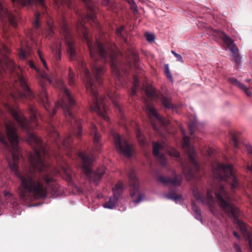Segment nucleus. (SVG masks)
I'll use <instances>...</instances> for the list:
<instances>
[{
	"mask_svg": "<svg viewBox=\"0 0 252 252\" xmlns=\"http://www.w3.org/2000/svg\"><path fill=\"white\" fill-rule=\"evenodd\" d=\"M9 113L17 122L21 129L27 133V142L31 146L33 153L29 156L30 168L28 170L20 172L18 164L23 157L19 146V138L14 122L8 119L4 113L0 110V143L4 147H9L7 140L11 144L12 161L8 164L12 172L20 180L19 194L24 201L33 198H45L47 195L57 197L63 193L62 188L56 183L54 176L59 174L68 184L74 186L78 192L80 189L73 182V173L66 163L61 166V170L51 166L46 160L50 154L40 138L31 132V129L38 126L37 119L40 117L36 107L29 104L28 111L31 122L24 116L19 109L6 104Z\"/></svg>",
	"mask_w": 252,
	"mask_h": 252,
	"instance_id": "1",
	"label": "nucleus"
},
{
	"mask_svg": "<svg viewBox=\"0 0 252 252\" xmlns=\"http://www.w3.org/2000/svg\"><path fill=\"white\" fill-rule=\"evenodd\" d=\"M14 4L18 6L32 5L34 3L39 4L44 10L46 6L44 0H10ZM86 5L87 12L86 14H78L79 20L76 24V30L81 34L83 39L87 44L89 49L93 63H91L92 70L94 77L91 75L89 69L81 57H78L76 51L75 39L68 28L66 21L63 15L58 20V23L64 36L67 46V51L71 61H74L79 69L84 73V82L86 87H100L102 84V76L104 73V68L99 63H108L110 65L113 75L119 79L122 77V73L118 67L117 57L118 52L116 46L108 43L99 42L96 40L93 43L90 39L87 28L84 25L86 22L94 24L97 28H100V25L96 20L97 5L93 0H82ZM57 5L65 4L69 8H71V0H54Z\"/></svg>",
	"mask_w": 252,
	"mask_h": 252,
	"instance_id": "2",
	"label": "nucleus"
},
{
	"mask_svg": "<svg viewBox=\"0 0 252 252\" xmlns=\"http://www.w3.org/2000/svg\"><path fill=\"white\" fill-rule=\"evenodd\" d=\"M29 65L36 72L40 87L39 99L49 115L48 134L55 148L52 150V154L56 159H61L63 154H71L73 136L80 138L82 135L81 121L73 112L75 101L64 82L58 79L55 86L63 93V96L56 102L53 110L50 111L45 85L46 82L52 83V80L47 73L39 70L33 62H29Z\"/></svg>",
	"mask_w": 252,
	"mask_h": 252,
	"instance_id": "3",
	"label": "nucleus"
},
{
	"mask_svg": "<svg viewBox=\"0 0 252 252\" xmlns=\"http://www.w3.org/2000/svg\"><path fill=\"white\" fill-rule=\"evenodd\" d=\"M183 148L188 155L189 164L183 166V172L186 177L190 180L195 176V173L200 170L199 163L195 159V152L194 148L191 146L189 141V137L186 135L184 131H183Z\"/></svg>",
	"mask_w": 252,
	"mask_h": 252,
	"instance_id": "4",
	"label": "nucleus"
},
{
	"mask_svg": "<svg viewBox=\"0 0 252 252\" xmlns=\"http://www.w3.org/2000/svg\"><path fill=\"white\" fill-rule=\"evenodd\" d=\"M215 195L220 206L230 216L237 220V223L242 231H245L246 230L245 224L238 220L239 211L238 208L230 203V197L223 186L221 185L220 187L219 190L216 192Z\"/></svg>",
	"mask_w": 252,
	"mask_h": 252,
	"instance_id": "5",
	"label": "nucleus"
},
{
	"mask_svg": "<svg viewBox=\"0 0 252 252\" xmlns=\"http://www.w3.org/2000/svg\"><path fill=\"white\" fill-rule=\"evenodd\" d=\"M213 173L216 178L228 182L233 192L238 187L239 183L232 165L217 163L216 167L213 169Z\"/></svg>",
	"mask_w": 252,
	"mask_h": 252,
	"instance_id": "6",
	"label": "nucleus"
},
{
	"mask_svg": "<svg viewBox=\"0 0 252 252\" xmlns=\"http://www.w3.org/2000/svg\"><path fill=\"white\" fill-rule=\"evenodd\" d=\"M79 156L81 158L82 170L83 173L91 181L97 183L105 173V168L101 167L95 170H92L91 167L94 160V156L93 154L87 155L83 153H80Z\"/></svg>",
	"mask_w": 252,
	"mask_h": 252,
	"instance_id": "7",
	"label": "nucleus"
},
{
	"mask_svg": "<svg viewBox=\"0 0 252 252\" xmlns=\"http://www.w3.org/2000/svg\"><path fill=\"white\" fill-rule=\"evenodd\" d=\"M129 186L130 187V195L132 201L136 204L141 202L144 197V194L140 191L139 182L136 177L135 173L131 170L128 174Z\"/></svg>",
	"mask_w": 252,
	"mask_h": 252,
	"instance_id": "8",
	"label": "nucleus"
},
{
	"mask_svg": "<svg viewBox=\"0 0 252 252\" xmlns=\"http://www.w3.org/2000/svg\"><path fill=\"white\" fill-rule=\"evenodd\" d=\"M115 146L117 151L126 157L132 156L133 149L125 138L121 137L119 134H113Z\"/></svg>",
	"mask_w": 252,
	"mask_h": 252,
	"instance_id": "9",
	"label": "nucleus"
},
{
	"mask_svg": "<svg viewBox=\"0 0 252 252\" xmlns=\"http://www.w3.org/2000/svg\"><path fill=\"white\" fill-rule=\"evenodd\" d=\"M113 196L110 197L108 201L106 202L104 207L108 209H113L120 198L124 191V186L123 182L119 181L115 186L113 188Z\"/></svg>",
	"mask_w": 252,
	"mask_h": 252,
	"instance_id": "10",
	"label": "nucleus"
},
{
	"mask_svg": "<svg viewBox=\"0 0 252 252\" xmlns=\"http://www.w3.org/2000/svg\"><path fill=\"white\" fill-rule=\"evenodd\" d=\"M147 95L150 97H156L161 101L163 106L168 109L173 108V104L171 102V98L168 95H164L162 94H157L155 90L153 89H147L146 90Z\"/></svg>",
	"mask_w": 252,
	"mask_h": 252,
	"instance_id": "11",
	"label": "nucleus"
},
{
	"mask_svg": "<svg viewBox=\"0 0 252 252\" xmlns=\"http://www.w3.org/2000/svg\"><path fill=\"white\" fill-rule=\"evenodd\" d=\"M0 19L2 23H6L8 21L14 28H16L17 26L16 17L10 13L6 6L1 2H0Z\"/></svg>",
	"mask_w": 252,
	"mask_h": 252,
	"instance_id": "12",
	"label": "nucleus"
},
{
	"mask_svg": "<svg viewBox=\"0 0 252 252\" xmlns=\"http://www.w3.org/2000/svg\"><path fill=\"white\" fill-rule=\"evenodd\" d=\"M174 177L171 178L170 177H164L162 176L158 177V180L164 185L172 184L174 186H179L182 182V177L179 175H176L174 171H173Z\"/></svg>",
	"mask_w": 252,
	"mask_h": 252,
	"instance_id": "13",
	"label": "nucleus"
},
{
	"mask_svg": "<svg viewBox=\"0 0 252 252\" xmlns=\"http://www.w3.org/2000/svg\"><path fill=\"white\" fill-rule=\"evenodd\" d=\"M90 134L93 136L94 146L93 150L96 152L100 153L101 152V144L99 142L100 136L97 133L96 126L92 124L90 128Z\"/></svg>",
	"mask_w": 252,
	"mask_h": 252,
	"instance_id": "14",
	"label": "nucleus"
},
{
	"mask_svg": "<svg viewBox=\"0 0 252 252\" xmlns=\"http://www.w3.org/2000/svg\"><path fill=\"white\" fill-rule=\"evenodd\" d=\"M219 35L222 40L227 45L229 50L232 52V55L238 53L239 49L233 43L232 39L224 32H220Z\"/></svg>",
	"mask_w": 252,
	"mask_h": 252,
	"instance_id": "15",
	"label": "nucleus"
},
{
	"mask_svg": "<svg viewBox=\"0 0 252 252\" xmlns=\"http://www.w3.org/2000/svg\"><path fill=\"white\" fill-rule=\"evenodd\" d=\"M163 148V146L159 143L153 142V155L159 160L160 163L163 166L166 165V160L163 154H160L159 152V150Z\"/></svg>",
	"mask_w": 252,
	"mask_h": 252,
	"instance_id": "16",
	"label": "nucleus"
},
{
	"mask_svg": "<svg viewBox=\"0 0 252 252\" xmlns=\"http://www.w3.org/2000/svg\"><path fill=\"white\" fill-rule=\"evenodd\" d=\"M32 54V48L25 43H22L18 52L19 58L21 59L27 58Z\"/></svg>",
	"mask_w": 252,
	"mask_h": 252,
	"instance_id": "17",
	"label": "nucleus"
},
{
	"mask_svg": "<svg viewBox=\"0 0 252 252\" xmlns=\"http://www.w3.org/2000/svg\"><path fill=\"white\" fill-rule=\"evenodd\" d=\"M228 81L229 83L236 86V87L244 91L248 96H250L251 95V92H250L248 88L245 85L238 81L235 78L233 77L229 78L228 79Z\"/></svg>",
	"mask_w": 252,
	"mask_h": 252,
	"instance_id": "18",
	"label": "nucleus"
},
{
	"mask_svg": "<svg viewBox=\"0 0 252 252\" xmlns=\"http://www.w3.org/2000/svg\"><path fill=\"white\" fill-rule=\"evenodd\" d=\"M147 111L148 112L149 117H150V118L152 117H155L159 122L161 123L162 124H164L163 119L158 114L156 110L154 107H153L151 105H148Z\"/></svg>",
	"mask_w": 252,
	"mask_h": 252,
	"instance_id": "19",
	"label": "nucleus"
},
{
	"mask_svg": "<svg viewBox=\"0 0 252 252\" xmlns=\"http://www.w3.org/2000/svg\"><path fill=\"white\" fill-rule=\"evenodd\" d=\"M231 137V142L235 148H239V143L238 141L240 133L234 131H231L229 132Z\"/></svg>",
	"mask_w": 252,
	"mask_h": 252,
	"instance_id": "20",
	"label": "nucleus"
},
{
	"mask_svg": "<svg viewBox=\"0 0 252 252\" xmlns=\"http://www.w3.org/2000/svg\"><path fill=\"white\" fill-rule=\"evenodd\" d=\"M53 51L55 54V58L57 62H59L61 59V44L56 43L55 47L53 49Z\"/></svg>",
	"mask_w": 252,
	"mask_h": 252,
	"instance_id": "21",
	"label": "nucleus"
},
{
	"mask_svg": "<svg viewBox=\"0 0 252 252\" xmlns=\"http://www.w3.org/2000/svg\"><path fill=\"white\" fill-rule=\"evenodd\" d=\"M136 137L139 144L142 146H144L146 145L147 141L146 138L141 133L139 129H137L136 131Z\"/></svg>",
	"mask_w": 252,
	"mask_h": 252,
	"instance_id": "22",
	"label": "nucleus"
},
{
	"mask_svg": "<svg viewBox=\"0 0 252 252\" xmlns=\"http://www.w3.org/2000/svg\"><path fill=\"white\" fill-rule=\"evenodd\" d=\"M166 198L169 199L173 200L177 202L178 200L180 199L181 195L177 194L176 191L173 189H171L169 193L166 194Z\"/></svg>",
	"mask_w": 252,
	"mask_h": 252,
	"instance_id": "23",
	"label": "nucleus"
},
{
	"mask_svg": "<svg viewBox=\"0 0 252 252\" xmlns=\"http://www.w3.org/2000/svg\"><path fill=\"white\" fill-rule=\"evenodd\" d=\"M125 29V27L124 26H121L120 27L117 28L116 30V34L117 36L122 39L124 42H126L127 39L123 33Z\"/></svg>",
	"mask_w": 252,
	"mask_h": 252,
	"instance_id": "24",
	"label": "nucleus"
},
{
	"mask_svg": "<svg viewBox=\"0 0 252 252\" xmlns=\"http://www.w3.org/2000/svg\"><path fill=\"white\" fill-rule=\"evenodd\" d=\"M205 202L203 203H206L209 205H211L214 203V197L213 196V191L211 189H208L206 193V197H205Z\"/></svg>",
	"mask_w": 252,
	"mask_h": 252,
	"instance_id": "25",
	"label": "nucleus"
},
{
	"mask_svg": "<svg viewBox=\"0 0 252 252\" xmlns=\"http://www.w3.org/2000/svg\"><path fill=\"white\" fill-rule=\"evenodd\" d=\"M68 83L71 86H73L75 84V74L72 69L69 67L68 69Z\"/></svg>",
	"mask_w": 252,
	"mask_h": 252,
	"instance_id": "26",
	"label": "nucleus"
},
{
	"mask_svg": "<svg viewBox=\"0 0 252 252\" xmlns=\"http://www.w3.org/2000/svg\"><path fill=\"white\" fill-rule=\"evenodd\" d=\"M192 193L196 200L201 201L202 203L205 202L204 196L199 192L197 189H194Z\"/></svg>",
	"mask_w": 252,
	"mask_h": 252,
	"instance_id": "27",
	"label": "nucleus"
},
{
	"mask_svg": "<svg viewBox=\"0 0 252 252\" xmlns=\"http://www.w3.org/2000/svg\"><path fill=\"white\" fill-rule=\"evenodd\" d=\"M231 58L232 60L234 62L235 65L237 67L241 65V57L238 53L232 55Z\"/></svg>",
	"mask_w": 252,
	"mask_h": 252,
	"instance_id": "28",
	"label": "nucleus"
},
{
	"mask_svg": "<svg viewBox=\"0 0 252 252\" xmlns=\"http://www.w3.org/2000/svg\"><path fill=\"white\" fill-rule=\"evenodd\" d=\"M48 29V35L52 37L54 34V25L52 23V20H48L47 22Z\"/></svg>",
	"mask_w": 252,
	"mask_h": 252,
	"instance_id": "29",
	"label": "nucleus"
},
{
	"mask_svg": "<svg viewBox=\"0 0 252 252\" xmlns=\"http://www.w3.org/2000/svg\"><path fill=\"white\" fill-rule=\"evenodd\" d=\"M138 88V83L137 82V79H135L134 83L133 85L132 88H131V91L130 93V95L131 96H133L136 94Z\"/></svg>",
	"mask_w": 252,
	"mask_h": 252,
	"instance_id": "30",
	"label": "nucleus"
},
{
	"mask_svg": "<svg viewBox=\"0 0 252 252\" xmlns=\"http://www.w3.org/2000/svg\"><path fill=\"white\" fill-rule=\"evenodd\" d=\"M131 56V60H132V62H133L135 65H136L138 62L139 61V59L138 57V56L137 55V54L131 51L130 52Z\"/></svg>",
	"mask_w": 252,
	"mask_h": 252,
	"instance_id": "31",
	"label": "nucleus"
},
{
	"mask_svg": "<svg viewBox=\"0 0 252 252\" xmlns=\"http://www.w3.org/2000/svg\"><path fill=\"white\" fill-rule=\"evenodd\" d=\"M39 18H40V13L38 12H36L35 13V19L33 24L34 28L36 29H38L40 27Z\"/></svg>",
	"mask_w": 252,
	"mask_h": 252,
	"instance_id": "32",
	"label": "nucleus"
},
{
	"mask_svg": "<svg viewBox=\"0 0 252 252\" xmlns=\"http://www.w3.org/2000/svg\"><path fill=\"white\" fill-rule=\"evenodd\" d=\"M145 37L146 40L150 42L154 41L155 38V35L153 34L150 33H146Z\"/></svg>",
	"mask_w": 252,
	"mask_h": 252,
	"instance_id": "33",
	"label": "nucleus"
},
{
	"mask_svg": "<svg viewBox=\"0 0 252 252\" xmlns=\"http://www.w3.org/2000/svg\"><path fill=\"white\" fill-rule=\"evenodd\" d=\"M38 56H39V58H40L42 63H43V65L44 67L46 69H48L47 64L46 63V62H45V60L43 58V56L42 55V53L39 50H38Z\"/></svg>",
	"mask_w": 252,
	"mask_h": 252,
	"instance_id": "34",
	"label": "nucleus"
},
{
	"mask_svg": "<svg viewBox=\"0 0 252 252\" xmlns=\"http://www.w3.org/2000/svg\"><path fill=\"white\" fill-rule=\"evenodd\" d=\"M195 127V124L194 122L190 123L189 125V133L191 136H192L193 134Z\"/></svg>",
	"mask_w": 252,
	"mask_h": 252,
	"instance_id": "35",
	"label": "nucleus"
},
{
	"mask_svg": "<svg viewBox=\"0 0 252 252\" xmlns=\"http://www.w3.org/2000/svg\"><path fill=\"white\" fill-rule=\"evenodd\" d=\"M169 155L171 156L178 158L180 157V153L175 149H172L171 151H169Z\"/></svg>",
	"mask_w": 252,
	"mask_h": 252,
	"instance_id": "36",
	"label": "nucleus"
},
{
	"mask_svg": "<svg viewBox=\"0 0 252 252\" xmlns=\"http://www.w3.org/2000/svg\"><path fill=\"white\" fill-rule=\"evenodd\" d=\"M102 4L108 8H112L113 6V3L111 0H103Z\"/></svg>",
	"mask_w": 252,
	"mask_h": 252,
	"instance_id": "37",
	"label": "nucleus"
},
{
	"mask_svg": "<svg viewBox=\"0 0 252 252\" xmlns=\"http://www.w3.org/2000/svg\"><path fill=\"white\" fill-rule=\"evenodd\" d=\"M164 69H165V73L167 77L169 78H171L172 75L170 72V70L169 69L168 64L164 65Z\"/></svg>",
	"mask_w": 252,
	"mask_h": 252,
	"instance_id": "38",
	"label": "nucleus"
},
{
	"mask_svg": "<svg viewBox=\"0 0 252 252\" xmlns=\"http://www.w3.org/2000/svg\"><path fill=\"white\" fill-rule=\"evenodd\" d=\"M192 210L194 214L201 212L200 209L194 203H192Z\"/></svg>",
	"mask_w": 252,
	"mask_h": 252,
	"instance_id": "39",
	"label": "nucleus"
},
{
	"mask_svg": "<svg viewBox=\"0 0 252 252\" xmlns=\"http://www.w3.org/2000/svg\"><path fill=\"white\" fill-rule=\"evenodd\" d=\"M3 193L6 199L10 198L12 197V194L7 190H4Z\"/></svg>",
	"mask_w": 252,
	"mask_h": 252,
	"instance_id": "40",
	"label": "nucleus"
},
{
	"mask_svg": "<svg viewBox=\"0 0 252 252\" xmlns=\"http://www.w3.org/2000/svg\"><path fill=\"white\" fill-rule=\"evenodd\" d=\"M175 57L177 58V60L180 62H181V63H184V60L182 57V56H181V55L180 54H176Z\"/></svg>",
	"mask_w": 252,
	"mask_h": 252,
	"instance_id": "41",
	"label": "nucleus"
},
{
	"mask_svg": "<svg viewBox=\"0 0 252 252\" xmlns=\"http://www.w3.org/2000/svg\"><path fill=\"white\" fill-rule=\"evenodd\" d=\"M195 214V217L196 219L198 220H201V212H197Z\"/></svg>",
	"mask_w": 252,
	"mask_h": 252,
	"instance_id": "42",
	"label": "nucleus"
},
{
	"mask_svg": "<svg viewBox=\"0 0 252 252\" xmlns=\"http://www.w3.org/2000/svg\"><path fill=\"white\" fill-rule=\"evenodd\" d=\"M247 150L248 154L250 155H252V148L251 146H248Z\"/></svg>",
	"mask_w": 252,
	"mask_h": 252,
	"instance_id": "43",
	"label": "nucleus"
},
{
	"mask_svg": "<svg viewBox=\"0 0 252 252\" xmlns=\"http://www.w3.org/2000/svg\"><path fill=\"white\" fill-rule=\"evenodd\" d=\"M249 244L251 248L252 249V237L251 238L250 236H249Z\"/></svg>",
	"mask_w": 252,
	"mask_h": 252,
	"instance_id": "44",
	"label": "nucleus"
},
{
	"mask_svg": "<svg viewBox=\"0 0 252 252\" xmlns=\"http://www.w3.org/2000/svg\"><path fill=\"white\" fill-rule=\"evenodd\" d=\"M233 234L237 238H239V236L238 233L236 232V231H234L233 233Z\"/></svg>",
	"mask_w": 252,
	"mask_h": 252,
	"instance_id": "45",
	"label": "nucleus"
},
{
	"mask_svg": "<svg viewBox=\"0 0 252 252\" xmlns=\"http://www.w3.org/2000/svg\"><path fill=\"white\" fill-rule=\"evenodd\" d=\"M235 246L236 247V250H237V252H242L240 249V248L239 247V246L237 245H235Z\"/></svg>",
	"mask_w": 252,
	"mask_h": 252,
	"instance_id": "46",
	"label": "nucleus"
},
{
	"mask_svg": "<svg viewBox=\"0 0 252 252\" xmlns=\"http://www.w3.org/2000/svg\"><path fill=\"white\" fill-rule=\"evenodd\" d=\"M171 53L172 54L174 55L175 57L176 56V54H178L177 53H176L173 50L171 51Z\"/></svg>",
	"mask_w": 252,
	"mask_h": 252,
	"instance_id": "47",
	"label": "nucleus"
},
{
	"mask_svg": "<svg viewBox=\"0 0 252 252\" xmlns=\"http://www.w3.org/2000/svg\"><path fill=\"white\" fill-rule=\"evenodd\" d=\"M4 95V93L2 92V91H0V95L1 96H2Z\"/></svg>",
	"mask_w": 252,
	"mask_h": 252,
	"instance_id": "48",
	"label": "nucleus"
},
{
	"mask_svg": "<svg viewBox=\"0 0 252 252\" xmlns=\"http://www.w3.org/2000/svg\"><path fill=\"white\" fill-rule=\"evenodd\" d=\"M128 3H131V2H133V0H127Z\"/></svg>",
	"mask_w": 252,
	"mask_h": 252,
	"instance_id": "49",
	"label": "nucleus"
},
{
	"mask_svg": "<svg viewBox=\"0 0 252 252\" xmlns=\"http://www.w3.org/2000/svg\"><path fill=\"white\" fill-rule=\"evenodd\" d=\"M250 80H246V81L248 82H250Z\"/></svg>",
	"mask_w": 252,
	"mask_h": 252,
	"instance_id": "50",
	"label": "nucleus"
}]
</instances>
